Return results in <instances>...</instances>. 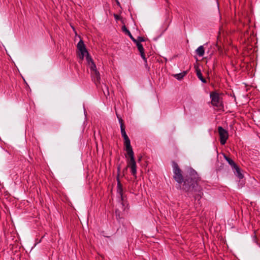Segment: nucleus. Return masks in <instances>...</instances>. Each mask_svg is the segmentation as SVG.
<instances>
[{"label": "nucleus", "instance_id": "1", "mask_svg": "<svg viewBox=\"0 0 260 260\" xmlns=\"http://www.w3.org/2000/svg\"><path fill=\"white\" fill-rule=\"evenodd\" d=\"M173 168L175 180L179 184L183 183L182 189L186 192L187 196L189 197L192 196L194 200L200 201L204 193L200 185L201 179L197 172L189 169L184 179L182 171L176 162H173Z\"/></svg>", "mask_w": 260, "mask_h": 260}, {"label": "nucleus", "instance_id": "2", "mask_svg": "<svg viewBox=\"0 0 260 260\" xmlns=\"http://www.w3.org/2000/svg\"><path fill=\"white\" fill-rule=\"evenodd\" d=\"M77 48L80 51L79 55L80 59H83L84 56H86V59L88 64L93 62L92 59L91 58L87 52L85 44L82 40H80L77 44Z\"/></svg>", "mask_w": 260, "mask_h": 260}, {"label": "nucleus", "instance_id": "3", "mask_svg": "<svg viewBox=\"0 0 260 260\" xmlns=\"http://www.w3.org/2000/svg\"><path fill=\"white\" fill-rule=\"evenodd\" d=\"M210 98L211 99V104L219 109L223 107L222 99L220 97L218 93L214 91L210 93Z\"/></svg>", "mask_w": 260, "mask_h": 260}, {"label": "nucleus", "instance_id": "4", "mask_svg": "<svg viewBox=\"0 0 260 260\" xmlns=\"http://www.w3.org/2000/svg\"><path fill=\"white\" fill-rule=\"evenodd\" d=\"M128 156L129 157V159H128L127 161V167H129L131 168L132 174L134 176L136 177L137 165L136 162L134 158V154L132 155H129Z\"/></svg>", "mask_w": 260, "mask_h": 260}, {"label": "nucleus", "instance_id": "5", "mask_svg": "<svg viewBox=\"0 0 260 260\" xmlns=\"http://www.w3.org/2000/svg\"><path fill=\"white\" fill-rule=\"evenodd\" d=\"M218 131L220 137V142L221 145H224L229 137L228 132L222 126H219L218 127Z\"/></svg>", "mask_w": 260, "mask_h": 260}, {"label": "nucleus", "instance_id": "6", "mask_svg": "<svg viewBox=\"0 0 260 260\" xmlns=\"http://www.w3.org/2000/svg\"><path fill=\"white\" fill-rule=\"evenodd\" d=\"M120 167L118 166L117 168V176L116 177V180L117 181V193L119 194L121 200L122 201L123 200V188H122V185L119 179V175H120Z\"/></svg>", "mask_w": 260, "mask_h": 260}, {"label": "nucleus", "instance_id": "7", "mask_svg": "<svg viewBox=\"0 0 260 260\" xmlns=\"http://www.w3.org/2000/svg\"><path fill=\"white\" fill-rule=\"evenodd\" d=\"M124 144L125 146V151L127 152L128 156L132 155L134 154L133 148L131 145V141L129 139H124Z\"/></svg>", "mask_w": 260, "mask_h": 260}, {"label": "nucleus", "instance_id": "8", "mask_svg": "<svg viewBox=\"0 0 260 260\" xmlns=\"http://www.w3.org/2000/svg\"><path fill=\"white\" fill-rule=\"evenodd\" d=\"M92 80L94 81L96 86L100 83V74L98 71L94 70V71L91 73Z\"/></svg>", "mask_w": 260, "mask_h": 260}, {"label": "nucleus", "instance_id": "9", "mask_svg": "<svg viewBox=\"0 0 260 260\" xmlns=\"http://www.w3.org/2000/svg\"><path fill=\"white\" fill-rule=\"evenodd\" d=\"M136 42L137 41H136V42H134L136 44L137 47L140 53L141 56L142 57V58H143L144 61L145 62V66L147 67V59L145 57L143 46L142 44H141V43H137V42Z\"/></svg>", "mask_w": 260, "mask_h": 260}, {"label": "nucleus", "instance_id": "10", "mask_svg": "<svg viewBox=\"0 0 260 260\" xmlns=\"http://www.w3.org/2000/svg\"><path fill=\"white\" fill-rule=\"evenodd\" d=\"M232 169L235 170V174L239 178L242 179L243 178V175L241 173L240 168L236 164L232 167Z\"/></svg>", "mask_w": 260, "mask_h": 260}, {"label": "nucleus", "instance_id": "11", "mask_svg": "<svg viewBox=\"0 0 260 260\" xmlns=\"http://www.w3.org/2000/svg\"><path fill=\"white\" fill-rule=\"evenodd\" d=\"M196 71L197 76L198 77V78L203 82L204 83H206L207 82L206 80L203 77L202 74L201 72L200 69L197 67L196 68Z\"/></svg>", "mask_w": 260, "mask_h": 260}, {"label": "nucleus", "instance_id": "12", "mask_svg": "<svg viewBox=\"0 0 260 260\" xmlns=\"http://www.w3.org/2000/svg\"><path fill=\"white\" fill-rule=\"evenodd\" d=\"M122 30L123 32H124L126 34H127L131 39V40L133 42H136V39H135L133 36L132 35L131 32L127 29L125 25L122 27Z\"/></svg>", "mask_w": 260, "mask_h": 260}, {"label": "nucleus", "instance_id": "13", "mask_svg": "<svg viewBox=\"0 0 260 260\" xmlns=\"http://www.w3.org/2000/svg\"><path fill=\"white\" fill-rule=\"evenodd\" d=\"M196 53L199 56H203L205 53V50L203 46H199L196 50Z\"/></svg>", "mask_w": 260, "mask_h": 260}, {"label": "nucleus", "instance_id": "14", "mask_svg": "<svg viewBox=\"0 0 260 260\" xmlns=\"http://www.w3.org/2000/svg\"><path fill=\"white\" fill-rule=\"evenodd\" d=\"M120 129H121L122 137L123 138L124 140L128 139L129 138L127 136V135L126 133V132L125 131V126L121 125V127L120 128Z\"/></svg>", "mask_w": 260, "mask_h": 260}, {"label": "nucleus", "instance_id": "15", "mask_svg": "<svg viewBox=\"0 0 260 260\" xmlns=\"http://www.w3.org/2000/svg\"><path fill=\"white\" fill-rule=\"evenodd\" d=\"M102 89L105 96H107L109 94L108 87L106 84H103V85L102 86Z\"/></svg>", "mask_w": 260, "mask_h": 260}, {"label": "nucleus", "instance_id": "16", "mask_svg": "<svg viewBox=\"0 0 260 260\" xmlns=\"http://www.w3.org/2000/svg\"><path fill=\"white\" fill-rule=\"evenodd\" d=\"M224 157L225 159V160L228 162L229 165L232 167V168L236 164L232 159L228 157L227 156L224 155Z\"/></svg>", "mask_w": 260, "mask_h": 260}, {"label": "nucleus", "instance_id": "17", "mask_svg": "<svg viewBox=\"0 0 260 260\" xmlns=\"http://www.w3.org/2000/svg\"><path fill=\"white\" fill-rule=\"evenodd\" d=\"M186 74V72H183L180 73L179 74H176L175 75V77L177 79H178L179 80H180L185 76V75Z\"/></svg>", "mask_w": 260, "mask_h": 260}, {"label": "nucleus", "instance_id": "18", "mask_svg": "<svg viewBox=\"0 0 260 260\" xmlns=\"http://www.w3.org/2000/svg\"><path fill=\"white\" fill-rule=\"evenodd\" d=\"M88 67L90 70V73L94 71V70H97L96 67L94 62H91L89 64H88Z\"/></svg>", "mask_w": 260, "mask_h": 260}, {"label": "nucleus", "instance_id": "19", "mask_svg": "<svg viewBox=\"0 0 260 260\" xmlns=\"http://www.w3.org/2000/svg\"><path fill=\"white\" fill-rule=\"evenodd\" d=\"M136 40L137 43H141V42H144L145 41V39L144 37L141 36H139Z\"/></svg>", "mask_w": 260, "mask_h": 260}, {"label": "nucleus", "instance_id": "20", "mask_svg": "<svg viewBox=\"0 0 260 260\" xmlns=\"http://www.w3.org/2000/svg\"><path fill=\"white\" fill-rule=\"evenodd\" d=\"M117 117L118 118V120H119V122L120 123V128L121 127V125H123V126H124V123H123V120L120 117H119L117 115Z\"/></svg>", "mask_w": 260, "mask_h": 260}, {"label": "nucleus", "instance_id": "21", "mask_svg": "<svg viewBox=\"0 0 260 260\" xmlns=\"http://www.w3.org/2000/svg\"><path fill=\"white\" fill-rule=\"evenodd\" d=\"M141 158H142V156L139 157V158L138 159V161H140L141 160Z\"/></svg>", "mask_w": 260, "mask_h": 260}, {"label": "nucleus", "instance_id": "22", "mask_svg": "<svg viewBox=\"0 0 260 260\" xmlns=\"http://www.w3.org/2000/svg\"><path fill=\"white\" fill-rule=\"evenodd\" d=\"M115 1H116L117 4L119 5V2L118 1V0H115Z\"/></svg>", "mask_w": 260, "mask_h": 260}]
</instances>
